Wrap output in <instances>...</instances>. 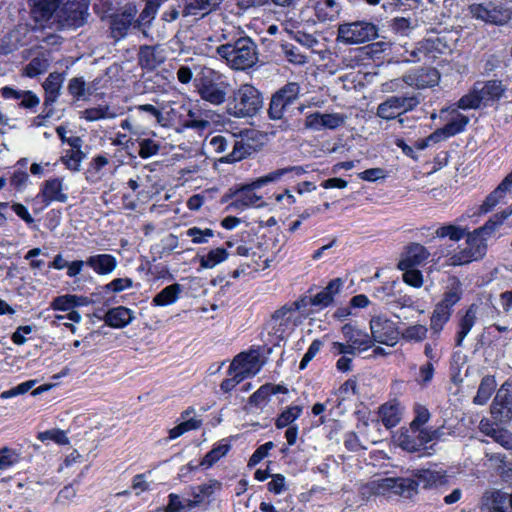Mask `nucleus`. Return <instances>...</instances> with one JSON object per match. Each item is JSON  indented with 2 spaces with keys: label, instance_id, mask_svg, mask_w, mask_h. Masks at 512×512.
<instances>
[{
  "label": "nucleus",
  "instance_id": "nucleus-1",
  "mask_svg": "<svg viewBox=\"0 0 512 512\" xmlns=\"http://www.w3.org/2000/svg\"><path fill=\"white\" fill-rule=\"evenodd\" d=\"M216 51L226 61V64L234 70H246L258 61L257 46L248 36L232 39L218 46Z\"/></svg>",
  "mask_w": 512,
  "mask_h": 512
},
{
  "label": "nucleus",
  "instance_id": "nucleus-2",
  "mask_svg": "<svg viewBox=\"0 0 512 512\" xmlns=\"http://www.w3.org/2000/svg\"><path fill=\"white\" fill-rule=\"evenodd\" d=\"M263 106L261 93L250 84H243L233 92L227 112L237 118L252 117Z\"/></svg>",
  "mask_w": 512,
  "mask_h": 512
},
{
  "label": "nucleus",
  "instance_id": "nucleus-3",
  "mask_svg": "<svg viewBox=\"0 0 512 512\" xmlns=\"http://www.w3.org/2000/svg\"><path fill=\"white\" fill-rule=\"evenodd\" d=\"M486 228H477L473 232L466 233V247L451 255L448 264L460 266L483 258L487 251Z\"/></svg>",
  "mask_w": 512,
  "mask_h": 512
},
{
  "label": "nucleus",
  "instance_id": "nucleus-4",
  "mask_svg": "<svg viewBox=\"0 0 512 512\" xmlns=\"http://www.w3.org/2000/svg\"><path fill=\"white\" fill-rule=\"evenodd\" d=\"M230 84L213 70L204 72L198 80L197 92L201 99L215 106L226 102Z\"/></svg>",
  "mask_w": 512,
  "mask_h": 512
},
{
  "label": "nucleus",
  "instance_id": "nucleus-5",
  "mask_svg": "<svg viewBox=\"0 0 512 512\" xmlns=\"http://www.w3.org/2000/svg\"><path fill=\"white\" fill-rule=\"evenodd\" d=\"M342 333L346 343L337 341L332 343L331 353L334 356L339 354L355 356L357 353L365 351L372 346L371 335L351 324H345L342 327Z\"/></svg>",
  "mask_w": 512,
  "mask_h": 512
},
{
  "label": "nucleus",
  "instance_id": "nucleus-6",
  "mask_svg": "<svg viewBox=\"0 0 512 512\" xmlns=\"http://www.w3.org/2000/svg\"><path fill=\"white\" fill-rule=\"evenodd\" d=\"M443 44L439 38H429L410 47L400 46L397 50L398 62L418 63L432 61L442 52Z\"/></svg>",
  "mask_w": 512,
  "mask_h": 512
},
{
  "label": "nucleus",
  "instance_id": "nucleus-7",
  "mask_svg": "<svg viewBox=\"0 0 512 512\" xmlns=\"http://www.w3.org/2000/svg\"><path fill=\"white\" fill-rule=\"evenodd\" d=\"M377 36L378 28L375 24L367 21H355L340 24L336 40L346 45H356L374 40Z\"/></svg>",
  "mask_w": 512,
  "mask_h": 512
},
{
  "label": "nucleus",
  "instance_id": "nucleus-8",
  "mask_svg": "<svg viewBox=\"0 0 512 512\" xmlns=\"http://www.w3.org/2000/svg\"><path fill=\"white\" fill-rule=\"evenodd\" d=\"M468 11L474 19L496 26H504L512 19L511 8L493 2L473 3Z\"/></svg>",
  "mask_w": 512,
  "mask_h": 512
},
{
  "label": "nucleus",
  "instance_id": "nucleus-9",
  "mask_svg": "<svg viewBox=\"0 0 512 512\" xmlns=\"http://www.w3.org/2000/svg\"><path fill=\"white\" fill-rule=\"evenodd\" d=\"M88 15L87 0L71 2L65 0L56 14L54 22L57 23L58 28H77L86 22Z\"/></svg>",
  "mask_w": 512,
  "mask_h": 512
},
{
  "label": "nucleus",
  "instance_id": "nucleus-10",
  "mask_svg": "<svg viewBox=\"0 0 512 512\" xmlns=\"http://www.w3.org/2000/svg\"><path fill=\"white\" fill-rule=\"evenodd\" d=\"M300 86L296 82H289L276 91L270 100L268 115L273 120L284 118L288 108L298 99Z\"/></svg>",
  "mask_w": 512,
  "mask_h": 512
},
{
  "label": "nucleus",
  "instance_id": "nucleus-11",
  "mask_svg": "<svg viewBox=\"0 0 512 512\" xmlns=\"http://www.w3.org/2000/svg\"><path fill=\"white\" fill-rule=\"evenodd\" d=\"M419 103L416 96H391L378 105L376 115L385 120H392L413 110Z\"/></svg>",
  "mask_w": 512,
  "mask_h": 512
},
{
  "label": "nucleus",
  "instance_id": "nucleus-12",
  "mask_svg": "<svg viewBox=\"0 0 512 512\" xmlns=\"http://www.w3.org/2000/svg\"><path fill=\"white\" fill-rule=\"evenodd\" d=\"M370 330L372 341L394 346L399 338V332L396 324L384 316H373L370 320Z\"/></svg>",
  "mask_w": 512,
  "mask_h": 512
},
{
  "label": "nucleus",
  "instance_id": "nucleus-13",
  "mask_svg": "<svg viewBox=\"0 0 512 512\" xmlns=\"http://www.w3.org/2000/svg\"><path fill=\"white\" fill-rule=\"evenodd\" d=\"M483 512H512V493L501 490L485 491L480 504Z\"/></svg>",
  "mask_w": 512,
  "mask_h": 512
},
{
  "label": "nucleus",
  "instance_id": "nucleus-14",
  "mask_svg": "<svg viewBox=\"0 0 512 512\" xmlns=\"http://www.w3.org/2000/svg\"><path fill=\"white\" fill-rule=\"evenodd\" d=\"M261 367L259 355L253 351L237 355L230 364L229 372H236L244 380L256 375Z\"/></svg>",
  "mask_w": 512,
  "mask_h": 512
},
{
  "label": "nucleus",
  "instance_id": "nucleus-15",
  "mask_svg": "<svg viewBox=\"0 0 512 512\" xmlns=\"http://www.w3.org/2000/svg\"><path fill=\"white\" fill-rule=\"evenodd\" d=\"M137 10L134 6H127L123 12L115 14L111 19V36L116 40L124 38L132 25L135 26Z\"/></svg>",
  "mask_w": 512,
  "mask_h": 512
},
{
  "label": "nucleus",
  "instance_id": "nucleus-16",
  "mask_svg": "<svg viewBox=\"0 0 512 512\" xmlns=\"http://www.w3.org/2000/svg\"><path fill=\"white\" fill-rule=\"evenodd\" d=\"M65 0H29L32 17L36 22L46 23L55 19Z\"/></svg>",
  "mask_w": 512,
  "mask_h": 512
},
{
  "label": "nucleus",
  "instance_id": "nucleus-17",
  "mask_svg": "<svg viewBox=\"0 0 512 512\" xmlns=\"http://www.w3.org/2000/svg\"><path fill=\"white\" fill-rule=\"evenodd\" d=\"M221 488V483L218 480L211 479L206 483L198 486H190L186 494L191 498L186 499V505L189 510L195 509L204 502L206 498H209L214 494L215 491Z\"/></svg>",
  "mask_w": 512,
  "mask_h": 512
},
{
  "label": "nucleus",
  "instance_id": "nucleus-18",
  "mask_svg": "<svg viewBox=\"0 0 512 512\" xmlns=\"http://www.w3.org/2000/svg\"><path fill=\"white\" fill-rule=\"evenodd\" d=\"M440 74L435 68H420L405 74V82L409 87L425 89L438 84Z\"/></svg>",
  "mask_w": 512,
  "mask_h": 512
},
{
  "label": "nucleus",
  "instance_id": "nucleus-19",
  "mask_svg": "<svg viewBox=\"0 0 512 512\" xmlns=\"http://www.w3.org/2000/svg\"><path fill=\"white\" fill-rule=\"evenodd\" d=\"M299 306L297 303L292 305H285L275 311L272 315L273 329L276 333L283 334L288 330H291L296 325V317Z\"/></svg>",
  "mask_w": 512,
  "mask_h": 512
},
{
  "label": "nucleus",
  "instance_id": "nucleus-20",
  "mask_svg": "<svg viewBox=\"0 0 512 512\" xmlns=\"http://www.w3.org/2000/svg\"><path fill=\"white\" fill-rule=\"evenodd\" d=\"M375 489L377 496H384L389 493H393L395 495H405L407 493V488L412 487L413 483L410 481V478H381L374 480Z\"/></svg>",
  "mask_w": 512,
  "mask_h": 512
},
{
  "label": "nucleus",
  "instance_id": "nucleus-21",
  "mask_svg": "<svg viewBox=\"0 0 512 512\" xmlns=\"http://www.w3.org/2000/svg\"><path fill=\"white\" fill-rule=\"evenodd\" d=\"M429 256L430 253L423 245L412 243L403 252L397 267L398 269L416 268L424 264Z\"/></svg>",
  "mask_w": 512,
  "mask_h": 512
},
{
  "label": "nucleus",
  "instance_id": "nucleus-22",
  "mask_svg": "<svg viewBox=\"0 0 512 512\" xmlns=\"http://www.w3.org/2000/svg\"><path fill=\"white\" fill-rule=\"evenodd\" d=\"M63 190V179L51 178L43 183L39 196L42 198V202L46 205L54 201L65 203L68 200V195L64 193Z\"/></svg>",
  "mask_w": 512,
  "mask_h": 512
},
{
  "label": "nucleus",
  "instance_id": "nucleus-23",
  "mask_svg": "<svg viewBox=\"0 0 512 512\" xmlns=\"http://www.w3.org/2000/svg\"><path fill=\"white\" fill-rule=\"evenodd\" d=\"M306 173V170L302 166H289L274 170L264 176H261L253 181L254 187H263L270 183H276L281 181L284 177L293 179L300 177Z\"/></svg>",
  "mask_w": 512,
  "mask_h": 512
},
{
  "label": "nucleus",
  "instance_id": "nucleus-24",
  "mask_svg": "<svg viewBox=\"0 0 512 512\" xmlns=\"http://www.w3.org/2000/svg\"><path fill=\"white\" fill-rule=\"evenodd\" d=\"M259 187H254L253 182L250 184H247L245 186H242L240 189H238L234 194V200L231 203V207H234L236 209H245L250 206H257L260 207L262 205L261 196H258L254 190L258 189Z\"/></svg>",
  "mask_w": 512,
  "mask_h": 512
},
{
  "label": "nucleus",
  "instance_id": "nucleus-25",
  "mask_svg": "<svg viewBox=\"0 0 512 512\" xmlns=\"http://www.w3.org/2000/svg\"><path fill=\"white\" fill-rule=\"evenodd\" d=\"M63 82L64 75L59 72H52L45 79L42 85L45 91L43 103V106H45V108L53 106L54 103L58 100L61 93Z\"/></svg>",
  "mask_w": 512,
  "mask_h": 512
},
{
  "label": "nucleus",
  "instance_id": "nucleus-26",
  "mask_svg": "<svg viewBox=\"0 0 512 512\" xmlns=\"http://www.w3.org/2000/svg\"><path fill=\"white\" fill-rule=\"evenodd\" d=\"M413 483L412 487L407 488V493L415 491L418 486L423 488H430L433 486L441 485L445 482V475L439 471L429 469L419 470L415 474V479H410Z\"/></svg>",
  "mask_w": 512,
  "mask_h": 512
},
{
  "label": "nucleus",
  "instance_id": "nucleus-27",
  "mask_svg": "<svg viewBox=\"0 0 512 512\" xmlns=\"http://www.w3.org/2000/svg\"><path fill=\"white\" fill-rule=\"evenodd\" d=\"M475 85L484 106L490 102L499 100L505 92V88L499 80L477 82Z\"/></svg>",
  "mask_w": 512,
  "mask_h": 512
},
{
  "label": "nucleus",
  "instance_id": "nucleus-28",
  "mask_svg": "<svg viewBox=\"0 0 512 512\" xmlns=\"http://www.w3.org/2000/svg\"><path fill=\"white\" fill-rule=\"evenodd\" d=\"M492 412L508 416L512 412V382H505L494 398Z\"/></svg>",
  "mask_w": 512,
  "mask_h": 512
},
{
  "label": "nucleus",
  "instance_id": "nucleus-29",
  "mask_svg": "<svg viewBox=\"0 0 512 512\" xmlns=\"http://www.w3.org/2000/svg\"><path fill=\"white\" fill-rule=\"evenodd\" d=\"M134 312L124 306H118L108 310L105 314L104 321L113 328H123L132 322Z\"/></svg>",
  "mask_w": 512,
  "mask_h": 512
},
{
  "label": "nucleus",
  "instance_id": "nucleus-30",
  "mask_svg": "<svg viewBox=\"0 0 512 512\" xmlns=\"http://www.w3.org/2000/svg\"><path fill=\"white\" fill-rule=\"evenodd\" d=\"M86 265L92 268L93 271L99 275H107L115 270L117 260L110 254H97L88 257Z\"/></svg>",
  "mask_w": 512,
  "mask_h": 512
},
{
  "label": "nucleus",
  "instance_id": "nucleus-31",
  "mask_svg": "<svg viewBox=\"0 0 512 512\" xmlns=\"http://www.w3.org/2000/svg\"><path fill=\"white\" fill-rule=\"evenodd\" d=\"M402 408L400 404L393 400L379 407V417L382 424L387 428L395 427L401 420Z\"/></svg>",
  "mask_w": 512,
  "mask_h": 512
},
{
  "label": "nucleus",
  "instance_id": "nucleus-32",
  "mask_svg": "<svg viewBox=\"0 0 512 512\" xmlns=\"http://www.w3.org/2000/svg\"><path fill=\"white\" fill-rule=\"evenodd\" d=\"M51 58L49 52H40L22 69V75L34 78L45 73L50 66Z\"/></svg>",
  "mask_w": 512,
  "mask_h": 512
},
{
  "label": "nucleus",
  "instance_id": "nucleus-33",
  "mask_svg": "<svg viewBox=\"0 0 512 512\" xmlns=\"http://www.w3.org/2000/svg\"><path fill=\"white\" fill-rule=\"evenodd\" d=\"M509 182L510 180L503 179L497 188L486 197L480 206V211L482 213H488L506 197L512 187Z\"/></svg>",
  "mask_w": 512,
  "mask_h": 512
},
{
  "label": "nucleus",
  "instance_id": "nucleus-34",
  "mask_svg": "<svg viewBox=\"0 0 512 512\" xmlns=\"http://www.w3.org/2000/svg\"><path fill=\"white\" fill-rule=\"evenodd\" d=\"M230 140L233 142V149L229 154L222 157L221 161L225 163L237 162L246 158L253 152L252 145L245 142L242 137L240 139H234V136H230Z\"/></svg>",
  "mask_w": 512,
  "mask_h": 512
},
{
  "label": "nucleus",
  "instance_id": "nucleus-35",
  "mask_svg": "<svg viewBox=\"0 0 512 512\" xmlns=\"http://www.w3.org/2000/svg\"><path fill=\"white\" fill-rule=\"evenodd\" d=\"M183 291V286L174 283L171 284L164 289H162L158 294H156L152 300V304L154 306H167L175 303L179 297L180 294Z\"/></svg>",
  "mask_w": 512,
  "mask_h": 512
},
{
  "label": "nucleus",
  "instance_id": "nucleus-36",
  "mask_svg": "<svg viewBox=\"0 0 512 512\" xmlns=\"http://www.w3.org/2000/svg\"><path fill=\"white\" fill-rule=\"evenodd\" d=\"M463 294L461 282L453 277L449 280L447 291L444 293L442 301L438 304L451 311V308L460 301Z\"/></svg>",
  "mask_w": 512,
  "mask_h": 512
},
{
  "label": "nucleus",
  "instance_id": "nucleus-37",
  "mask_svg": "<svg viewBox=\"0 0 512 512\" xmlns=\"http://www.w3.org/2000/svg\"><path fill=\"white\" fill-rule=\"evenodd\" d=\"M315 11L319 21H334L340 13V6L335 0H323L316 4Z\"/></svg>",
  "mask_w": 512,
  "mask_h": 512
},
{
  "label": "nucleus",
  "instance_id": "nucleus-38",
  "mask_svg": "<svg viewBox=\"0 0 512 512\" xmlns=\"http://www.w3.org/2000/svg\"><path fill=\"white\" fill-rule=\"evenodd\" d=\"M69 94L75 100L85 99L87 96H90L95 91V88L92 85H87L83 77H73L69 80L67 86Z\"/></svg>",
  "mask_w": 512,
  "mask_h": 512
},
{
  "label": "nucleus",
  "instance_id": "nucleus-39",
  "mask_svg": "<svg viewBox=\"0 0 512 512\" xmlns=\"http://www.w3.org/2000/svg\"><path fill=\"white\" fill-rule=\"evenodd\" d=\"M228 257V251L222 247L211 249L207 254L199 257L200 267L203 269H212L226 261Z\"/></svg>",
  "mask_w": 512,
  "mask_h": 512
},
{
  "label": "nucleus",
  "instance_id": "nucleus-40",
  "mask_svg": "<svg viewBox=\"0 0 512 512\" xmlns=\"http://www.w3.org/2000/svg\"><path fill=\"white\" fill-rule=\"evenodd\" d=\"M476 310L477 307L475 305H471L465 315L462 317L459 323V331L457 334V340L456 345L461 346L464 338L468 335V333L471 331L472 327L474 326L476 322Z\"/></svg>",
  "mask_w": 512,
  "mask_h": 512
},
{
  "label": "nucleus",
  "instance_id": "nucleus-41",
  "mask_svg": "<svg viewBox=\"0 0 512 512\" xmlns=\"http://www.w3.org/2000/svg\"><path fill=\"white\" fill-rule=\"evenodd\" d=\"M182 14L184 16L197 15L211 10L216 5L214 0H184Z\"/></svg>",
  "mask_w": 512,
  "mask_h": 512
},
{
  "label": "nucleus",
  "instance_id": "nucleus-42",
  "mask_svg": "<svg viewBox=\"0 0 512 512\" xmlns=\"http://www.w3.org/2000/svg\"><path fill=\"white\" fill-rule=\"evenodd\" d=\"M161 3L162 0H146L144 9L140 13L139 18L135 20V26L141 28L150 24L161 6Z\"/></svg>",
  "mask_w": 512,
  "mask_h": 512
},
{
  "label": "nucleus",
  "instance_id": "nucleus-43",
  "mask_svg": "<svg viewBox=\"0 0 512 512\" xmlns=\"http://www.w3.org/2000/svg\"><path fill=\"white\" fill-rule=\"evenodd\" d=\"M496 388V381L492 376H486L481 380L474 403L478 405L485 404Z\"/></svg>",
  "mask_w": 512,
  "mask_h": 512
},
{
  "label": "nucleus",
  "instance_id": "nucleus-44",
  "mask_svg": "<svg viewBox=\"0 0 512 512\" xmlns=\"http://www.w3.org/2000/svg\"><path fill=\"white\" fill-rule=\"evenodd\" d=\"M451 316V311L439 306L437 304L436 308L433 311L432 317H431V323L430 327L433 334L438 335L441 330L443 329L445 323L448 322Z\"/></svg>",
  "mask_w": 512,
  "mask_h": 512
},
{
  "label": "nucleus",
  "instance_id": "nucleus-45",
  "mask_svg": "<svg viewBox=\"0 0 512 512\" xmlns=\"http://www.w3.org/2000/svg\"><path fill=\"white\" fill-rule=\"evenodd\" d=\"M483 105V102L480 98L479 92L474 84L473 88L464 96H462L456 106L459 109L467 110V109H478Z\"/></svg>",
  "mask_w": 512,
  "mask_h": 512
},
{
  "label": "nucleus",
  "instance_id": "nucleus-46",
  "mask_svg": "<svg viewBox=\"0 0 512 512\" xmlns=\"http://www.w3.org/2000/svg\"><path fill=\"white\" fill-rule=\"evenodd\" d=\"M356 381L352 379H348L345 381L340 388L334 394V402L336 403V407L338 410V414H342L344 409L341 407L342 402L349 394H355L356 392Z\"/></svg>",
  "mask_w": 512,
  "mask_h": 512
},
{
  "label": "nucleus",
  "instance_id": "nucleus-47",
  "mask_svg": "<svg viewBox=\"0 0 512 512\" xmlns=\"http://www.w3.org/2000/svg\"><path fill=\"white\" fill-rule=\"evenodd\" d=\"M230 450V445L225 442L218 443L212 450H210L201 461L202 466L211 467Z\"/></svg>",
  "mask_w": 512,
  "mask_h": 512
},
{
  "label": "nucleus",
  "instance_id": "nucleus-48",
  "mask_svg": "<svg viewBox=\"0 0 512 512\" xmlns=\"http://www.w3.org/2000/svg\"><path fill=\"white\" fill-rule=\"evenodd\" d=\"M85 158L84 152L81 148L71 149L66 152L64 156L61 157V162L66 166L67 169L71 171H79L81 162Z\"/></svg>",
  "mask_w": 512,
  "mask_h": 512
},
{
  "label": "nucleus",
  "instance_id": "nucleus-49",
  "mask_svg": "<svg viewBox=\"0 0 512 512\" xmlns=\"http://www.w3.org/2000/svg\"><path fill=\"white\" fill-rule=\"evenodd\" d=\"M302 413V407L295 405L286 408L276 419V427L281 429L292 424Z\"/></svg>",
  "mask_w": 512,
  "mask_h": 512
},
{
  "label": "nucleus",
  "instance_id": "nucleus-50",
  "mask_svg": "<svg viewBox=\"0 0 512 512\" xmlns=\"http://www.w3.org/2000/svg\"><path fill=\"white\" fill-rule=\"evenodd\" d=\"M428 329L421 324L408 326L402 332V338L407 342H421L427 337Z\"/></svg>",
  "mask_w": 512,
  "mask_h": 512
},
{
  "label": "nucleus",
  "instance_id": "nucleus-51",
  "mask_svg": "<svg viewBox=\"0 0 512 512\" xmlns=\"http://www.w3.org/2000/svg\"><path fill=\"white\" fill-rule=\"evenodd\" d=\"M468 231L465 228L455 225L441 226L436 230V236L439 238L448 237L450 240L459 241L465 237Z\"/></svg>",
  "mask_w": 512,
  "mask_h": 512
},
{
  "label": "nucleus",
  "instance_id": "nucleus-52",
  "mask_svg": "<svg viewBox=\"0 0 512 512\" xmlns=\"http://www.w3.org/2000/svg\"><path fill=\"white\" fill-rule=\"evenodd\" d=\"M187 237L191 238L194 244L208 243L211 238L214 237L215 233L210 228L201 229L199 227H191L186 231Z\"/></svg>",
  "mask_w": 512,
  "mask_h": 512
},
{
  "label": "nucleus",
  "instance_id": "nucleus-53",
  "mask_svg": "<svg viewBox=\"0 0 512 512\" xmlns=\"http://www.w3.org/2000/svg\"><path fill=\"white\" fill-rule=\"evenodd\" d=\"M79 297L76 295H63L56 297L51 302V308L58 311H68L78 305Z\"/></svg>",
  "mask_w": 512,
  "mask_h": 512
},
{
  "label": "nucleus",
  "instance_id": "nucleus-54",
  "mask_svg": "<svg viewBox=\"0 0 512 512\" xmlns=\"http://www.w3.org/2000/svg\"><path fill=\"white\" fill-rule=\"evenodd\" d=\"M281 48L287 61L290 63L302 65L307 62L306 55L302 54L300 50L292 44H282Z\"/></svg>",
  "mask_w": 512,
  "mask_h": 512
},
{
  "label": "nucleus",
  "instance_id": "nucleus-55",
  "mask_svg": "<svg viewBox=\"0 0 512 512\" xmlns=\"http://www.w3.org/2000/svg\"><path fill=\"white\" fill-rule=\"evenodd\" d=\"M511 214L512 208H507L502 212L496 213L481 228H486V234L491 235Z\"/></svg>",
  "mask_w": 512,
  "mask_h": 512
},
{
  "label": "nucleus",
  "instance_id": "nucleus-56",
  "mask_svg": "<svg viewBox=\"0 0 512 512\" xmlns=\"http://www.w3.org/2000/svg\"><path fill=\"white\" fill-rule=\"evenodd\" d=\"M285 30L291 34L295 41L308 49H314L319 44L318 39L311 34L302 31H291L287 25L285 26Z\"/></svg>",
  "mask_w": 512,
  "mask_h": 512
},
{
  "label": "nucleus",
  "instance_id": "nucleus-57",
  "mask_svg": "<svg viewBox=\"0 0 512 512\" xmlns=\"http://www.w3.org/2000/svg\"><path fill=\"white\" fill-rule=\"evenodd\" d=\"M394 288L395 282L383 283L374 288L373 296L380 301L393 302V298L395 297Z\"/></svg>",
  "mask_w": 512,
  "mask_h": 512
},
{
  "label": "nucleus",
  "instance_id": "nucleus-58",
  "mask_svg": "<svg viewBox=\"0 0 512 512\" xmlns=\"http://www.w3.org/2000/svg\"><path fill=\"white\" fill-rule=\"evenodd\" d=\"M346 116L341 113H322V126L326 129H336L345 123Z\"/></svg>",
  "mask_w": 512,
  "mask_h": 512
},
{
  "label": "nucleus",
  "instance_id": "nucleus-59",
  "mask_svg": "<svg viewBox=\"0 0 512 512\" xmlns=\"http://www.w3.org/2000/svg\"><path fill=\"white\" fill-rule=\"evenodd\" d=\"M469 118L463 114H457L450 122L445 125L448 135L454 136L464 130L468 124Z\"/></svg>",
  "mask_w": 512,
  "mask_h": 512
},
{
  "label": "nucleus",
  "instance_id": "nucleus-60",
  "mask_svg": "<svg viewBox=\"0 0 512 512\" xmlns=\"http://www.w3.org/2000/svg\"><path fill=\"white\" fill-rule=\"evenodd\" d=\"M403 271V281L415 288H420L423 285V276L421 271L416 268L400 269Z\"/></svg>",
  "mask_w": 512,
  "mask_h": 512
},
{
  "label": "nucleus",
  "instance_id": "nucleus-61",
  "mask_svg": "<svg viewBox=\"0 0 512 512\" xmlns=\"http://www.w3.org/2000/svg\"><path fill=\"white\" fill-rule=\"evenodd\" d=\"M186 510H189L186 505V499H181L176 493H170L168 495V504L164 508V512H183Z\"/></svg>",
  "mask_w": 512,
  "mask_h": 512
},
{
  "label": "nucleus",
  "instance_id": "nucleus-62",
  "mask_svg": "<svg viewBox=\"0 0 512 512\" xmlns=\"http://www.w3.org/2000/svg\"><path fill=\"white\" fill-rule=\"evenodd\" d=\"M19 461V454L10 448L0 449V470L6 469Z\"/></svg>",
  "mask_w": 512,
  "mask_h": 512
},
{
  "label": "nucleus",
  "instance_id": "nucleus-63",
  "mask_svg": "<svg viewBox=\"0 0 512 512\" xmlns=\"http://www.w3.org/2000/svg\"><path fill=\"white\" fill-rule=\"evenodd\" d=\"M38 439L41 441L51 440L60 445H66L69 443V439L64 431L61 430H48L41 432L38 435Z\"/></svg>",
  "mask_w": 512,
  "mask_h": 512
},
{
  "label": "nucleus",
  "instance_id": "nucleus-64",
  "mask_svg": "<svg viewBox=\"0 0 512 512\" xmlns=\"http://www.w3.org/2000/svg\"><path fill=\"white\" fill-rule=\"evenodd\" d=\"M139 148V156L143 159L156 155L159 151V145L152 139L139 140Z\"/></svg>",
  "mask_w": 512,
  "mask_h": 512
}]
</instances>
